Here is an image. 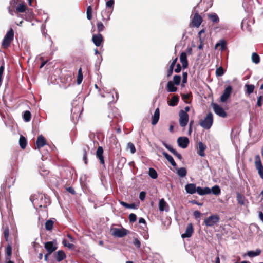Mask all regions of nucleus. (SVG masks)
I'll list each match as a JSON object with an SVG mask.
<instances>
[{"mask_svg": "<svg viewBox=\"0 0 263 263\" xmlns=\"http://www.w3.org/2000/svg\"><path fill=\"white\" fill-rule=\"evenodd\" d=\"M34 208H45L49 202V198L44 194L31 196L30 198Z\"/></svg>", "mask_w": 263, "mask_h": 263, "instance_id": "nucleus-1", "label": "nucleus"}, {"mask_svg": "<svg viewBox=\"0 0 263 263\" xmlns=\"http://www.w3.org/2000/svg\"><path fill=\"white\" fill-rule=\"evenodd\" d=\"M0 211L2 218L6 215L7 213L9 214L11 210L8 207V202L4 197V193L0 192Z\"/></svg>", "mask_w": 263, "mask_h": 263, "instance_id": "nucleus-2", "label": "nucleus"}, {"mask_svg": "<svg viewBox=\"0 0 263 263\" xmlns=\"http://www.w3.org/2000/svg\"><path fill=\"white\" fill-rule=\"evenodd\" d=\"M213 123V116L211 112H208L203 120H200L199 125L205 129H209Z\"/></svg>", "mask_w": 263, "mask_h": 263, "instance_id": "nucleus-3", "label": "nucleus"}, {"mask_svg": "<svg viewBox=\"0 0 263 263\" xmlns=\"http://www.w3.org/2000/svg\"><path fill=\"white\" fill-rule=\"evenodd\" d=\"M14 38V31L12 28H11L5 35L2 42V45L4 48L8 47Z\"/></svg>", "mask_w": 263, "mask_h": 263, "instance_id": "nucleus-4", "label": "nucleus"}, {"mask_svg": "<svg viewBox=\"0 0 263 263\" xmlns=\"http://www.w3.org/2000/svg\"><path fill=\"white\" fill-rule=\"evenodd\" d=\"M179 122L181 127L186 126L189 121V116L183 110H180L179 112Z\"/></svg>", "mask_w": 263, "mask_h": 263, "instance_id": "nucleus-5", "label": "nucleus"}, {"mask_svg": "<svg viewBox=\"0 0 263 263\" xmlns=\"http://www.w3.org/2000/svg\"><path fill=\"white\" fill-rule=\"evenodd\" d=\"M219 221V216L217 215H213L205 218L204 219V223L208 227H212L218 223Z\"/></svg>", "mask_w": 263, "mask_h": 263, "instance_id": "nucleus-6", "label": "nucleus"}, {"mask_svg": "<svg viewBox=\"0 0 263 263\" xmlns=\"http://www.w3.org/2000/svg\"><path fill=\"white\" fill-rule=\"evenodd\" d=\"M255 166L258 171V173L260 178L263 179V166L259 155L255 156Z\"/></svg>", "mask_w": 263, "mask_h": 263, "instance_id": "nucleus-7", "label": "nucleus"}, {"mask_svg": "<svg viewBox=\"0 0 263 263\" xmlns=\"http://www.w3.org/2000/svg\"><path fill=\"white\" fill-rule=\"evenodd\" d=\"M213 110L215 113L220 117L225 118L227 117V112L224 109L217 104H213Z\"/></svg>", "mask_w": 263, "mask_h": 263, "instance_id": "nucleus-8", "label": "nucleus"}, {"mask_svg": "<svg viewBox=\"0 0 263 263\" xmlns=\"http://www.w3.org/2000/svg\"><path fill=\"white\" fill-rule=\"evenodd\" d=\"M232 91V87L231 86H228L224 89L223 94L220 97V101L222 102H226L230 97Z\"/></svg>", "mask_w": 263, "mask_h": 263, "instance_id": "nucleus-9", "label": "nucleus"}, {"mask_svg": "<svg viewBox=\"0 0 263 263\" xmlns=\"http://www.w3.org/2000/svg\"><path fill=\"white\" fill-rule=\"evenodd\" d=\"M189 139L186 137H180L177 139V143L179 147L185 148L189 144Z\"/></svg>", "mask_w": 263, "mask_h": 263, "instance_id": "nucleus-10", "label": "nucleus"}, {"mask_svg": "<svg viewBox=\"0 0 263 263\" xmlns=\"http://www.w3.org/2000/svg\"><path fill=\"white\" fill-rule=\"evenodd\" d=\"M127 231H128L124 228L121 229L115 228L112 232V234L115 236L121 238L127 235Z\"/></svg>", "mask_w": 263, "mask_h": 263, "instance_id": "nucleus-11", "label": "nucleus"}, {"mask_svg": "<svg viewBox=\"0 0 263 263\" xmlns=\"http://www.w3.org/2000/svg\"><path fill=\"white\" fill-rule=\"evenodd\" d=\"M203 21L202 17L197 12L195 13L192 20V23L194 26L199 27Z\"/></svg>", "mask_w": 263, "mask_h": 263, "instance_id": "nucleus-12", "label": "nucleus"}, {"mask_svg": "<svg viewBox=\"0 0 263 263\" xmlns=\"http://www.w3.org/2000/svg\"><path fill=\"white\" fill-rule=\"evenodd\" d=\"M103 41V36L100 33H98V34H93L92 35V41L96 46H100Z\"/></svg>", "mask_w": 263, "mask_h": 263, "instance_id": "nucleus-13", "label": "nucleus"}, {"mask_svg": "<svg viewBox=\"0 0 263 263\" xmlns=\"http://www.w3.org/2000/svg\"><path fill=\"white\" fill-rule=\"evenodd\" d=\"M163 145L167 148L168 151H170L174 156H175L178 159L181 160L182 159V157L181 155L178 153L175 149H174L171 145L166 144L164 142H162Z\"/></svg>", "mask_w": 263, "mask_h": 263, "instance_id": "nucleus-14", "label": "nucleus"}, {"mask_svg": "<svg viewBox=\"0 0 263 263\" xmlns=\"http://www.w3.org/2000/svg\"><path fill=\"white\" fill-rule=\"evenodd\" d=\"M44 247L48 252V254H51V253L54 252L57 249V247L52 241H48L46 242L45 243Z\"/></svg>", "mask_w": 263, "mask_h": 263, "instance_id": "nucleus-15", "label": "nucleus"}, {"mask_svg": "<svg viewBox=\"0 0 263 263\" xmlns=\"http://www.w3.org/2000/svg\"><path fill=\"white\" fill-rule=\"evenodd\" d=\"M193 228L192 223H190L187 225L184 233L181 235L182 238H189L191 237L193 233Z\"/></svg>", "mask_w": 263, "mask_h": 263, "instance_id": "nucleus-16", "label": "nucleus"}, {"mask_svg": "<svg viewBox=\"0 0 263 263\" xmlns=\"http://www.w3.org/2000/svg\"><path fill=\"white\" fill-rule=\"evenodd\" d=\"M185 190L187 193L193 194L196 192L197 187L194 183H188L185 186Z\"/></svg>", "mask_w": 263, "mask_h": 263, "instance_id": "nucleus-17", "label": "nucleus"}, {"mask_svg": "<svg viewBox=\"0 0 263 263\" xmlns=\"http://www.w3.org/2000/svg\"><path fill=\"white\" fill-rule=\"evenodd\" d=\"M180 61L182 63L183 68H186L188 66V61L186 53L182 52L180 55Z\"/></svg>", "mask_w": 263, "mask_h": 263, "instance_id": "nucleus-18", "label": "nucleus"}, {"mask_svg": "<svg viewBox=\"0 0 263 263\" xmlns=\"http://www.w3.org/2000/svg\"><path fill=\"white\" fill-rule=\"evenodd\" d=\"M46 144V141L45 138L42 135L39 136L36 141V145L37 148L39 149L43 147Z\"/></svg>", "mask_w": 263, "mask_h": 263, "instance_id": "nucleus-19", "label": "nucleus"}, {"mask_svg": "<svg viewBox=\"0 0 263 263\" xmlns=\"http://www.w3.org/2000/svg\"><path fill=\"white\" fill-rule=\"evenodd\" d=\"M196 192L199 195H204L209 194L211 193V189L208 187H201L200 186H198L197 187V191Z\"/></svg>", "mask_w": 263, "mask_h": 263, "instance_id": "nucleus-20", "label": "nucleus"}, {"mask_svg": "<svg viewBox=\"0 0 263 263\" xmlns=\"http://www.w3.org/2000/svg\"><path fill=\"white\" fill-rule=\"evenodd\" d=\"M66 255L65 252L62 250H59L54 256L55 260L58 262L61 261L62 260L66 258Z\"/></svg>", "mask_w": 263, "mask_h": 263, "instance_id": "nucleus-21", "label": "nucleus"}, {"mask_svg": "<svg viewBox=\"0 0 263 263\" xmlns=\"http://www.w3.org/2000/svg\"><path fill=\"white\" fill-rule=\"evenodd\" d=\"M175 84L173 81H169L166 85V89L168 92H174L177 91V88L175 86Z\"/></svg>", "mask_w": 263, "mask_h": 263, "instance_id": "nucleus-22", "label": "nucleus"}, {"mask_svg": "<svg viewBox=\"0 0 263 263\" xmlns=\"http://www.w3.org/2000/svg\"><path fill=\"white\" fill-rule=\"evenodd\" d=\"M103 149L101 146H99L96 152V155L100 160V163L102 164H104V160L103 156Z\"/></svg>", "mask_w": 263, "mask_h": 263, "instance_id": "nucleus-23", "label": "nucleus"}, {"mask_svg": "<svg viewBox=\"0 0 263 263\" xmlns=\"http://www.w3.org/2000/svg\"><path fill=\"white\" fill-rule=\"evenodd\" d=\"M198 154L201 157H204L205 156L204 151L206 148V146L202 142H199L198 143Z\"/></svg>", "mask_w": 263, "mask_h": 263, "instance_id": "nucleus-24", "label": "nucleus"}, {"mask_svg": "<svg viewBox=\"0 0 263 263\" xmlns=\"http://www.w3.org/2000/svg\"><path fill=\"white\" fill-rule=\"evenodd\" d=\"M159 117H160V111H159V108H157L155 110V111L154 112V114L152 118V125H155L158 123L159 119Z\"/></svg>", "mask_w": 263, "mask_h": 263, "instance_id": "nucleus-25", "label": "nucleus"}, {"mask_svg": "<svg viewBox=\"0 0 263 263\" xmlns=\"http://www.w3.org/2000/svg\"><path fill=\"white\" fill-rule=\"evenodd\" d=\"M159 210L160 211H168V206L164 199H161L159 203Z\"/></svg>", "mask_w": 263, "mask_h": 263, "instance_id": "nucleus-26", "label": "nucleus"}, {"mask_svg": "<svg viewBox=\"0 0 263 263\" xmlns=\"http://www.w3.org/2000/svg\"><path fill=\"white\" fill-rule=\"evenodd\" d=\"M207 16L208 19L212 22L213 23H218L219 22V18L215 13L208 14Z\"/></svg>", "mask_w": 263, "mask_h": 263, "instance_id": "nucleus-27", "label": "nucleus"}, {"mask_svg": "<svg viewBox=\"0 0 263 263\" xmlns=\"http://www.w3.org/2000/svg\"><path fill=\"white\" fill-rule=\"evenodd\" d=\"M162 154L166 159V160L172 164L173 166H174V167H176L177 166L176 163L174 161L172 156H171L165 152H163Z\"/></svg>", "mask_w": 263, "mask_h": 263, "instance_id": "nucleus-28", "label": "nucleus"}, {"mask_svg": "<svg viewBox=\"0 0 263 263\" xmlns=\"http://www.w3.org/2000/svg\"><path fill=\"white\" fill-rule=\"evenodd\" d=\"M90 152V148L88 146H84L82 148L83 160L85 164H87V153Z\"/></svg>", "mask_w": 263, "mask_h": 263, "instance_id": "nucleus-29", "label": "nucleus"}, {"mask_svg": "<svg viewBox=\"0 0 263 263\" xmlns=\"http://www.w3.org/2000/svg\"><path fill=\"white\" fill-rule=\"evenodd\" d=\"M177 174L181 178L184 177L187 174V171L185 168L180 167L176 170Z\"/></svg>", "mask_w": 263, "mask_h": 263, "instance_id": "nucleus-30", "label": "nucleus"}, {"mask_svg": "<svg viewBox=\"0 0 263 263\" xmlns=\"http://www.w3.org/2000/svg\"><path fill=\"white\" fill-rule=\"evenodd\" d=\"M236 198L238 203L241 205H243L245 203V197L239 193H237Z\"/></svg>", "mask_w": 263, "mask_h": 263, "instance_id": "nucleus-31", "label": "nucleus"}, {"mask_svg": "<svg viewBox=\"0 0 263 263\" xmlns=\"http://www.w3.org/2000/svg\"><path fill=\"white\" fill-rule=\"evenodd\" d=\"M179 101V97L177 96H174L171 100L168 102V104L171 106H175L177 105Z\"/></svg>", "mask_w": 263, "mask_h": 263, "instance_id": "nucleus-32", "label": "nucleus"}, {"mask_svg": "<svg viewBox=\"0 0 263 263\" xmlns=\"http://www.w3.org/2000/svg\"><path fill=\"white\" fill-rule=\"evenodd\" d=\"M261 253L260 249H256L255 251H249L247 253V255L250 257H254L259 255Z\"/></svg>", "mask_w": 263, "mask_h": 263, "instance_id": "nucleus-33", "label": "nucleus"}, {"mask_svg": "<svg viewBox=\"0 0 263 263\" xmlns=\"http://www.w3.org/2000/svg\"><path fill=\"white\" fill-rule=\"evenodd\" d=\"M19 144H20V147L22 149H24L26 147L27 140L23 136H20V139H19Z\"/></svg>", "mask_w": 263, "mask_h": 263, "instance_id": "nucleus-34", "label": "nucleus"}, {"mask_svg": "<svg viewBox=\"0 0 263 263\" xmlns=\"http://www.w3.org/2000/svg\"><path fill=\"white\" fill-rule=\"evenodd\" d=\"M246 88V93L250 95L254 90V86L252 84H246L245 86Z\"/></svg>", "mask_w": 263, "mask_h": 263, "instance_id": "nucleus-35", "label": "nucleus"}, {"mask_svg": "<svg viewBox=\"0 0 263 263\" xmlns=\"http://www.w3.org/2000/svg\"><path fill=\"white\" fill-rule=\"evenodd\" d=\"M148 175L152 179H156L158 177V174L156 171L153 168H149L148 171Z\"/></svg>", "mask_w": 263, "mask_h": 263, "instance_id": "nucleus-36", "label": "nucleus"}, {"mask_svg": "<svg viewBox=\"0 0 263 263\" xmlns=\"http://www.w3.org/2000/svg\"><path fill=\"white\" fill-rule=\"evenodd\" d=\"M212 193L213 194L215 195H218L221 193V190L218 185H215L212 187L211 189V193Z\"/></svg>", "mask_w": 263, "mask_h": 263, "instance_id": "nucleus-37", "label": "nucleus"}, {"mask_svg": "<svg viewBox=\"0 0 263 263\" xmlns=\"http://www.w3.org/2000/svg\"><path fill=\"white\" fill-rule=\"evenodd\" d=\"M120 204L122 205L123 206H124L126 208H128V209H136L137 208L136 205L134 203H132L131 204H128L124 201H121Z\"/></svg>", "mask_w": 263, "mask_h": 263, "instance_id": "nucleus-38", "label": "nucleus"}, {"mask_svg": "<svg viewBox=\"0 0 263 263\" xmlns=\"http://www.w3.org/2000/svg\"><path fill=\"white\" fill-rule=\"evenodd\" d=\"M53 221L51 220H48L45 223V228L48 231H51L53 228Z\"/></svg>", "mask_w": 263, "mask_h": 263, "instance_id": "nucleus-39", "label": "nucleus"}, {"mask_svg": "<svg viewBox=\"0 0 263 263\" xmlns=\"http://www.w3.org/2000/svg\"><path fill=\"white\" fill-rule=\"evenodd\" d=\"M252 60L255 64H258L260 62L259 56L255 52H254L252 54Z\"/></svg>", "mask_w": 263, "mask_h": 263, "instance_id": "nucleus-40", "label": "nucleus"}, {"mask_svg": "<svg viewBox=\"0 0 263 263\" xmlns=\"http://www.w3.org/2000/svg\"><path fill=\"white\" fill-rule=\"evenodd\" d=\"M31 117V113L29 111L26 110L24 112L23 115V119L26 122H29Z\"/></svg>", "mask_w": 263, "mask_h": 263, "instance_id": "nucleus-41", "label": "nucleus"}, {"mask_svg": "<svg viewBox=\"0 0 263 263\" xmlns=\"http://www.w3.org/2000/svg\"><path fill=\"white\" fill-rule=\"evenodd\" d=\"M83 73L82 71V68H80L78 70V77H77V84H80L83 80Z\"/></svg>", "mask_w": 263, "mask_h": 263, "instance_id": "nucleus-42", "label": "nucleus"}, {"mask_svg": "<svg viewBox=\"0 0 263 263\" xmlns=\"http://www.w3.org/2000/svg\"><path fill=\"white\" fill-rule=\"evenodd\" d=\"M26 9V5L24 3L19 4V5L16 7V11L18 12H24L25 11Z\"/></svg>", "mask_w": 263, "mask_h": 263, "instance_id": "nucleus-43", "label": "nucleus"}, {"mask_svg": "<svg viewBox=\"0 0 263 263\" xmlns=\"http://www.w3.org/2000/svg\"><path fill=\"white\" fill-rule=\"evenodd\" d=\"M181 78L179 75H175L173 78V80L172 81L173 83L176 84V85H179L180 84Z\"/></svg>", "mask_w": 263, "mask_h": 263, "instance_id": "nucleus-44", "label": "nucleus"}, {"mask_svg": "<svg viewBox=\"0 0 263 263\" xmlns=\"http://www.w3.org/2000/svg\"><path fill=\"white\" fill-rule=\"evenodd\" d=\"M127 149H129L132 154L136 152V148L134 144L132 142H129L127 145Z\"/></svg>", "mask_w": 263, "mask_h": 263, "instance_id": "nucleus-45", "label": "nucleus"}, {"mask_svg": "<svg viewBox=\"0 0 263 263\" xmlns=\"http://www.w3.org/2000/svg\"><path fill=\"white\" fill-rule=\"evenodd\" d=\"M224 73V71L223 68L222 67H219L217 68L216 70V75L217 77H220L223 75Z\"/></svg>", "mask_w": 263, "mask_h": 263, "instance_id": "nucleus-46", "label": "nucleus"}, {"mask_svg": "<svg viewBox=\"0 0 263 263\" xmlns=\"http://www.w3.org/2000/svg\"><path fill=\"white\" fill-rule=\"evenodd\" d=\"M62 244L65 246L68 247L69 249H72L74 245L72 243H69V242L65 239L62 240Z\"/></svg>", "mask_w": 263, "mask_h": 263, "instance_id": "nucleus-47", "label": "nucleus"}, {"mask_svg": "<svg viewBox=\"0 0 263 263\" xmlns=\"http://www.w3.org/2000/svg\"><path fill=\"white\" fill-rule=\"evenodd\" d=\"M97 30L99 32H102L104 29V26L101 22H98L97 24Z\"/></svg>", "mask_w": 263, "mask_h": 263, "instance_id": "nucleus-48", "label": "nucleus"}, {"mask_svg": "<svg viewBox=\"0 0 263 263\" xmlns=\"http://www.w3.org/2000/svg\"><path fill=\"white\" fill-rule=\"evenodd\" d=\"M3 228L4 230V237L6 241L8 240V236H9V229L8 227H6V228H4V224L3 225Z\"/></svg>", "mask_w": 263, "mask_h": 263, "instance_id": "nucleus-49", "label": "nucleus"}, {"mask_svg": "<svg viewBox=\"0 0 263 263\" xmlns=\"http://www.w3.org/2000/svg\"><path fill=\"white\" fill-rule=\"evenodd\" d=\"M220 46L221 50H224L226 48V43L224 41H221L220 43H218L216 44V48L217 46Z\"/></svg>", "mask_w": 263, "mask_h": 263, "instance_id": "nucleus-50", "label": "nucleus"}, {"mask_svg": "<svg viewBox=\"0 0 263 263\" xmlns=\"http://www.w3.org/2000/svg\"><path fill=\"white\" fill-rule=\"evenodd\" d=\"M129 220L130 222H134L137 220V216L134 213H131L129 215Z\"/></svg>", "mask_w": 263, "mask_h": 263, "instance_id": "nucleus-51", "label": "nucleus"}, {"mask_svg": "<svg viewBox=\"0 0 263 263\" xmlns=\"http://www.w3.org/2000/svg\"><path fill=\"white\" fill-rule=\"evenodd\" d=\"M263 103V96H260L257 98V105L261 107Z\"/></svg>", "mask_w": 263, "mask_h": 263, "instance_id": "nucleus-52", "label": "nucleus"}, {"mask_svg": "<svg viewBox=\"0 0 263 263\" xmlns=\"http://www.w3.org/2000/svg\"><path fill=\"white\" fill-rule=\"evenodd\" d=\"M114 5V0H109L106 2V6L108 8H112Z\"/></svg>", "mask_w": 263, "mask_h": 263, "instance_id": "nucleus-53", "label": "nucleus"}, {"mask_svg": "<svg viewBox=\"0 0 263 263\" xmlns=\"http://www.w3.org/2000/svg\"><path fill=\"white\" fill-rule=\"evenodd\" d=\"M133 244L138 249L141 247V242L138 238H135Z\"/></svg>", "mask_w": 263, "mask_h": 263, "instance_id": "nucleus-54", "label": "nucleus"}, {"mask_svg": "<svg viewBox=\"0 0 263 263\" xmlns=\"http://www.w3.org/2000/svg\"><path fill=\"white\" fill-rule=\"evenodd\" d=\"M187 73L184 72L182 73V83L185 84L187 82Z\"/></svg>", "mask_w": 263, "mask_h": 263, "instance_id": "nucleus-55", "label": "nucleus"}, {"mask_svg": "<svg viewBox=\"0 0 263 263\" xmlns=\"http://www.w3.org/2000/svg\"><path fill=\"white\" fill-rule=\"evenodd\" d=\"M6 252L8 256L10 257L12 254V247L10 245H8L6 248Z\"/></svg>", "mask_w": 263, "mask_h": 263, "instance_id": "nucleus-56", "label": "nucleus"}, {"mask_svg": "<svg viewBox=\"0 0 263 263\" xmlns=\"http://www.w3.org/2000/svg\"><path fill=\"white\" fill-rule=\"evenodd\" d=\"M101 97H107L108 98H112V100H114V95L111 92H107L106 96H105L104 95H101Z\"/></svg>", "mask_w": 263, "mask_h": 263, "instance_id": "nucleus-57", "label": "nucleus"}, {"mask_svg": "<svg viewBox=\"0 0 263 263\" xmlns=\"http://www.w3.org/2000/svg\"><path fill=\"white\" fill-rule=\"evenodd\" d=\"M40 173L42 176H45L49 173V171L47 170H43L42 168L40 169Z\"/></svg>", "mask_w": 263, "mask_h": 263, "instance_id": "nucleus-58", "label": "nucleus"}, {"mask_svg": "<svg viewBox=\"0 0 263 263\" xmlns=\"http://www.w3.org/2000/svg\"><path fill=\"white\" fill-rule=\"evenodd\" d=\"M139 197L141 200H142V201L144 200L145 198V193L143 191L141 192L139 194Z\"/></svg>", "mask_w": 263, "mask_h": 263, "instance_id": "nucleus-59", "label": "nucleus"}, {"mask_svg": "<svg viewBox=\"0 0 263 263\" xmlns=\"http://www.w3.org/2000/svg\"><path fill=\"white\" fill-rule=\"evenodd\" d=\"M177 58H176L175 59H174L172 61V63H171V65H170V66H169V68H172V69H174V66H175V64H176V62H177Z\"/></svg>", "mask_w": 263, "mask_h": 263, "instance_id": "nucleus-60", "label": "nucleus"}, {"mask_svg": "<svg viewBox=\"0 0 263 263\" xmlns=\"http://www.w3.org/2000/svg\"><path fill=\"white\" fill-rule=\"evenodd\" d=\"M193 215L196 218H198L200 217L201 213L199 211H195L194 212Z\"/></svg>", "mask_w": 263, "mask_h": 263, "instance_id": "nucleus-61", "label": "nucleus"}, {"mask_svg": "<svg viewBox=\"0 0 263 263\" xmlns=\"http://www.w3.org/2000/svg\"><path fill=\"white\" fill-rule=\"evenodd\" d=\"M181 65L179 64H178L176 65V67L174 71L176 73H179V72H180L181 71Z\"/></svg>", "mask_w": 263, "mask_h": 263, "instance_id": "nucleus-62", "label": "nucleus"}, {"mask_svg": "<svg viewBox=\"0 0 263 263\" xmlns=\"http://www.w3.org/2000/svg\"><path fill=\"white\" fill-rule=\"evenodd\" d=\"M173 70H174L173 69L168 68V69L167 70V74H166L167 77L168 78L172 74V73L173 72Z\"/></svg>", "mask_w": 263, "mask_h": 263, "instance_id": "nucleus-63", "label": "nucleus"}, {"mask_svg": "<svg viewBox=\"0 0 263 263\" xmlns=\"http://www.w3.org/2000/svg\"><path fill=\"white\" fill-rule=\"evenodd\" d=\"M67 190L68 191L69 193H70L72 194H75V193H76V192H75L74 189L72 187H67Z\"/></svg>", "mask_w": 263, "mask_h": 263, "instance_id": "nucleus-64", "label": "nucleus"}]
</instances>
